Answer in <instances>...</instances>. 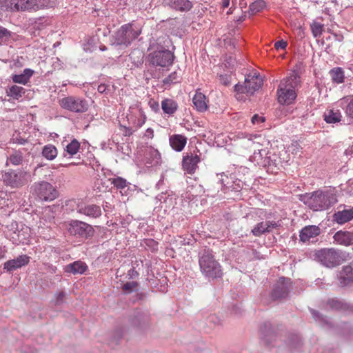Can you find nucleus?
Returning <instances> with one entry per match:
<instances>
[{"label": "nucleus", "mask_w": 353, "mask_h": 353, "mask_svg": "<svg viewBox=\"0 0 353 353\" xmlns=\"http://www.w3.org/2000/svg\"><path fill=\"white\" fill-rule=\"evenodd\" d=\"M303 201L310 209L314 211H321L334 205L337 199L336 194L331 191L319 190L312 192L310 196H305Z\"/></svg>", "instance_id": "obj_1"}, {"label": "nucleus", "mask_w": 353, "mask_h": 353, "mask_svg": "<svg viewBox=\"0 0 353 353\" xmlns=\"http://www.w3.org/2000/svg\"><path fill=\"white\" fill-rule=\"evenodd\" d=\"M199 266L202 273L208 278H220L222 274V269L220 263L214 259V255L210 251H205L199 259Z\"/></svg>", "instance_id": "obj_2"}, {"label": "nucleus", "mask_w": 353, "mask_h": 353, "mask_svg": "<svg viewBox=\"0 0 353 353\" xmlns=\"http://www.w3.org/2000/svg\"><path fill=\"white\" fill-rule=\"evenodd\" d=\"M141 34V28L131 23L124 24L115 32L114 43L127 47Z\"/></svg>", "instance_id": "obj_3"}, {"label": "nucleus", "mask_w": 353, "mask_h": 353, "mask_svg": "<svg viewBox=\"0 0 353 353\" xmlns=\"http://www.w3.org/2000/svg\"><path fill=\"white\" fill-rule=\"evenodd\" d=\"M1 9L10 12H31L41 9L37 0H0Z\"/></svg>", "instance_id": "obj_4"}, {"label": "nucleus", "mask_w": 353, "mask_h": 353, "mask_svg": "<svg viewBox=\"0 0 353 353\" xmlns=\"http://www.w3.org/2000/svg\"><path fill=\"white\" fill-rule=\"evenodd\" d=\"M63 228L70 235L88 239L94 234L93 227L83 221L78 220H70L63 223Z\"/></svg>", "instance_id": "obj_5"}, {"label": "nucleus", "mask_w": 353, "mask_h": 353, "mask_svg": "<svg viewBox=\"0 0 353 353\" xmlns=\"http://www.w3.org/2000/svg\"><path fill=\"white\" fill-rule=\"evenodd\" d=\"M296 79V76H293L281 81L277 90L278 101L279 103L289 105L295 100L296 94L292 83Z\"/></svg>", "instance_id": "obj_6"}, {"label": "nucleus", "mask_w": 353, "mask_h": 353, "mask_svg": "<svg viewBox=\"0 0 353 353\" xmlns=\"http://www.w3.org/2000/svg\"><path fill=\"white\" fill-rule=\"evenodd\" d=\"M315 259L327 268L338 266L343 261L341 253L334 248H324L316 251Z\"/></svg>", "instance_id": "obj_7"}, {"label": "nucleus", "mask_w": 353, "mask_h": 353, "mask_svg": "<svg viewBox=\"0 0 353 353\" xmlns=\"http://www.w3.org/2000/svg\"><path fill=\"white\" fill-rule=\"evenodd\" d=\"M30 175L22 170H9L2 174L3 183L12 188H19L29 181Z\"/></svg>", "instance_id": "obj_8"}, {"label": "nucleus", "mask_w": 353, "mask_h": 353, "mask_svg": "<svg viewBox=\"0 0 353 353\" xmlns=\"http://www.w3.org/2000/svg\"><path fill=\"white\" fill-rule=\"evenodd\" d=\"M262 84L263 79L256 72H254L246 76L243 85H235L234 90L237 92V94L243 93L252 94L261 88Z\"/></svg>", "instance_id": "obj_9"}, {"label": "nucleus", "mask_w": 353, "mask_h": 353, "mask_svg": "<svg viewBox=\"0 0 353 353\" xmlns=\"http://www.w3.org/2000/svg\"><path fill=\"white\" fill-rule=\"evenodd\" d=\"M148 59L150 63L154 66L166 67L172 64L174 55L168 50H158L150 53Z\"/></svg>", "instance_id": "obj_10"}, {"label": "nucleus", "mask_w": 353, "mask_h": 353, "mask_svg": "<svg viewBox=\"0 0 353 353\" xmlns=\"http://www.w3.org/2000/svg\"><path fill=\"white\" fill-rule=\"evenodd\" d=\"M199 150H194L193 152H188L183 154L181 166L182 170L189 174H193L199 168L198 164L201 161L200 154Z\"/></svg>", "instance_id": "obj_11"}, {"label": "nucleus", "mask_w": 353, "mask_h": 353, "mask_svg": "<svg viewBox=\"0 0 353 353\" xmlns=\"http://www.w3.org/2000/svg\"><path fill=\"white\" fill-rule=\"evenodd\" d=\"M59 105L62 108L74 112H85L88 110L86 101L72 96L61 99Z\"/></svg>", "instance_id": "obj_12"}, {"label": "nucleus", "mask_w": 353, "mask_h": 353, "mask_svg": "<svg viewBox=\"0 0 353 353\" xmlns=\"http://www.w3.org/2000/svg\"><path fill=\"white\" fill-rule=\"evenodd\" d=\"M34 192L41 200L52 201L57 196L55 188L48 182H42L34 185Z\"/></svg>", "instance_id": "obj_13"}, {"label": "nucleus", "mask_w": 353, "mask_h": 353, "mask_svg": "<svg viewBox=\"0 0 353 353\" xmlns=\"http://www.w3.org/2000/svg\"><path fill=\"white\" fill-rule=\"evenodd\" d=\"M291 287L290 280L284 277L280 278L274 285L270 296L272 300L285 298Z\"/></svg>", "instance_id": "obj_14"}, {"label": "nucleus", "mask_w": 353, "mask_h": 353, "mask_svg": "<svg viewBox=\"0 0 353 353\" xmlns=\"http://www.w3.org/2000/svg\"><path fill=\"white\" fill-rule=\"evenodd\" d=\"M128 120L130 123L133 125L135 130H137L145 123L146 116L140 106L134 105L130 108Z\"/></svg>", "instance_id": "obj_15"}, {"label": "nucleus", "mask_w": 353, "mask_h": 353, "mask_svg": "<svg viewBox=\"0 0 353 353\" xmlns=\"http://www.w3.org/2000/svg\"><path fill=\"white\" fill-rule=\"evenodd\" d=\"M280 226V224L276 221H262L258 223L252 230V233L255 236H260L265 232H270L274 228Z\"/></svg>", "instance_id": "obj_16"}, {"label": "nucleus", "mask_w": 353, "mask_h": 353, "mask_svg": "<svg viewBox=\"0 0 353 353\" xmlns=\"http://www.w3.org/2000/svg\"><path fill=\"white\" fill-rule=\"evenodd\" d=\"M30 262V256L23 254L17 259L9 260L3 264V268L8 272H12L18 268L28 265Z\"/></svg>", "instance_id": "obj_17"}, {"label": "nucleus", "mask_w": 353, "mask_h": 353, "mask_svg": "<svg viewBox=\"0 0 353 353\" xmlns=\"http://www.w3.org/2000/svg\"><path fill=\"white\" fill-rule=\"evenodd\" d=\"M333 238L334 241L339 245L344 246L353 245V231H338L334 234Z\"/></svg>", "instance_id": "obj_18"}, {"label": "nucleus", "mask_w": 353, "mask_h": 353, "mask_svg": "<svg viewBox=\"0 0 353 353\" xmlns=\"http://www.w3.org/2000/svg\"><path fill=\"white\" fill-rule=\"evenodd\" d=\"M320 234V228L316 225H307L303 228L299 234L300 241L302 242L310 241Z\"/></svg>", "instance_id": "obj_19"}, {"label": "nucleus", "mask_w": 353, "mask_h": 353, "mask_svg": "<svg viewBox=\"0 0 353 353\" xmlns=\"http://www.w3.org/2000/svg\"><path fill=\"white\" fill-rule=\"evenodd\" d=\"M77 212L81 214L92 218H97L101 215V208L94 204L79 205Z\"/></svg>", "instance_id": "obj_20"}, {"label": "nucleus", "mask_w": 353, "mask_h": 353, "mask_svg": "<svg viewBox=\"0 0 353 353\" xmlns=\"http://www.w3.org/2000/svg\"><path fill=\"white\" fill-rule=\"evenodd\" d=\"M170 145L173 150L181 152L187 143V137L182 134H173L169 139Z\"/></svg>", "instance_id": "obj_21"}, {"label": "nucleus", "mask_w": 353, "mask_h": 353, "mask_svg": "<svg viewBox=\"0 0 353 353\" xmlns=\"http://www.w3.org/2000/svg\"><path fill=\"white\" fill-rule=\"evenodd\" d=\"M353 219V209H345L335 212L333 215V220L339 224H344Z\"/></svg>", "instance_id": "obj_22"}, {"label": "nucleus", "mask_w": 353, "mask_h": 353, "mask_svg": "<svg viewBox=\"0 0 353 353\" xmlns=\"http://www.w3.org/2000/svg\"><path fill=\"white\" fill-rule=\"evenodd\" d=\"M145 161L147 164L159 165L161 161V154L157 149L150 147L147 149Z\"/></svg>", "instance_id": "obj_23"}, {"label": "nucleus", "mask_w": 353, "mask_h": 353, "mask_svg": "<svg viewBox=\"0 0 353 353\" xmlns=\"http://www.w3.org/2000/svg\"><path fill=\"white\" fill-rule=\"evenodd\" d=\"M64 270L65 272L74 274H83L88 270V266L84 262L77 261L67 265Z\"/></svg>", "instance_id": "obj_24"}, {"label": "nucleus", "mask_w": 353, "mask_h": 353, "mask_svg": "<svg viewBox=\"0 0 353 353\" xmlns=\"http://www.w3.org/2000/svg\"><path fill=\"white\" fill-rule=\"evenodd\" d=\"M340 283L342 285H346L353 281V268L347 265L343 268L339 274Z\"/></svg>", "instance_id": "obj_25"}, {"label": "nucleus", "mask_w": 353, "mask_h": 353, "mask_svg": "<svg viewBox=\"0 0 353 353\" xmlns=\"http://www.w3.org/2000/svg\"><path fill=\"white\" fill-rule=\"evenodd\" d=\"M192 101L198 111L204 112L207 110L206 97L203 93L196 92L192 99Z\"/></svg>", "instance_id": "obj_26"}, {"label": "nucleus", "mask_w": 353, "mask_h": 353, "mask_svg": "<svg viewBox=\"0 0 353 353\" xmlns=\"http://www.w3.org/2000/svg\"><path fill=\"white\" fill-rule=\"evenodd\" d=\"M168 5L180 11H187L191 9L192 5L189 0H168Z\"/></svg>", "instance_id": "obj_27"}, {"label": "nucleus", "mask_w": 353, "mask_h": 353, "mask_svg": "<svg viewBox=\"0 0 353 353\" xmlns=\"http://www.w3.org/2000/svg\"><path fill=\"white\" fill-rule=\"evenodd\" d=\"M33 70L26 68L22 74L12 75V81L16 83L26 85L29 82L30 77L33 75Z\"/></svg>", "instance_id": "obj_28"}, {"label": "nucleus", "mask_w": 353, "mask_h": 353, "mask_svg": "<svg viewBox=\"0 0 353 353\" xmlns=\"http://www.w3.org/2000/svg\"><path fill=\"white\" fill-rule=\"evenodd\" d=\"M161 108L165 114H173L178 108L177 103L170 99H165L161 102Z\"/></svg>", "instance_id": "obj_29"}, {"label": "nucleus", "mask_w": 353, "mask_h": 353, "mask_svg": "<svg viewBox=\"0 0 353 353\" xmlns=\"http://www.w3.org/2000/svg\"><path fill=\"white\" fill-rule=\"evenodd\" d=\"M341 119V114L339 110H327L324 114V120L328 123H335Z\"/></svg>", "instance_id": "obj_30"}, {"label": "nucleus", "mask_w": 353, "mask_h": 353, "mask_svg": "<svg viewBox=\"0 0 353 353\" xmlns=\"http://www.w3.org/2000/svg\"><path fill=\"white\" fill-rule=\"evenodd\" d=\"M57 154V149L52 144L46 145L42 149V155L48 160L52 161L54 159Z\"/></svg>", "instance_id": "obj_31"}, {"label": "nucleus", "mask_w": 353, "mask_h": 353, "mask_svg": "<svg viewBox=\"0 0 353 353\" xmlns=\"http://www.w3.org/2000/svg\"><path fill=\"white\" fill-rule=\"evenodd\" d=\"M330 74L334 83L339 84L342 83L345 79V74L343 70L340 68H334L330 71Z\"/></svg>", "instance_id": "obj_32"}, {"label": "nucleus", "mask_w": 353, "mask_h": 353, "mask_svg": "<svg viewBox=\"0 0 353 353\" xmlns=\"http://www.w3.org/2000/svg\"><path fill=\"white\" fill-rule=\"evenodd\" d=\"M25 92L26 90L23 87L14 85L7 90L6 93L8 96L17 100L25 94Z\"/></svg>", "instance_id": "obj_33"}, {"label": "nucleus", "mask_w": 353, "mask_h": 353, "mask_svg": "<svg viewBox=\"0 0 353 353\" xmlns=\"http://www.w3.org/2000/svg\"><path fill=\"white\" fill-rule=\"evenodd\" d=\"M324 26L323 24L319 23L317 21H313L310 24V29L312 33V35L314 38H319L321 37L323 31Z\"/></svg>", "instance_id": "obj_34"}, {"label": "nucleus", "mask_w": 353, "mask_h": 353, "mask_svg": "<svg viewBox=\"0 0 353 353\" xmlns=\"http://www.w3.org/2000/svg\"><path fill=\"white\" fill-rule=\"evenodd\" d=\"M80 148V143L76 140L73 139L70 143H68L65 146V151L71 157L76 154Z\"/></svg>", "instance_id": "obj_35"}, {"label": "nucleus", "mask_w": 353, "mask_h": 353, "mask_svg": "<svg viewBox=\"0 0 353 353\" xmlns=\"http://www.w3.org/2000/svg\"><path fill=\"white\" fill-rule=\"evenodd\" d=\"M265 7V2L263 0H257L251 3L249 8L252 14L261 12Z\"/></svg>", "instance_id": "obj_36"}, {"label": "nucleus", "mask_w": 353, "mask_h": 353, "mask_svg": "<svg viewBox=\"0 0 353 353\" xmlns=\"http://www.w3.org/2000/svg\"><path fill=\"white\" fill-rule=\"evenodd\" d=\"M342 100L346 103L345 114L347 116L353 118V96L345 97Z\"/></svg>", "instance_id": "obj_37"}, {"label": "nucleus", "mask_w": 353, "mask_h": 353, "mask_svg": "<svg viewBox=\"0 0 353 353\" xmlns=\"http://www.w3.org/2000/svg\"><path fill=\"white\" fill-rule=\"evenodd\" d=\"M111 184H113L117 189H123L127 186V181L120 176L109 179Z\"/></svg>", "instance_id": "obj_38"}, {"label": "nucleus", "mask_w": 353, "mask_h": 353, "mask_svg": "<svg viewBox=\"0 0 353 353\" xmlns=\"http://www.w3.org/2000/svg\"><path fill=\"white\" fill-rule=\"evenodd\" d=\"M137 286L138 283L135 281L127 282L123 285L122 290L126 293H131L137 290Z\"/></svg>", "instance_id": "obj_39"}, {"label": "nucleus", "mask_w": 353, "mask_h": 353, "mask_svg": "<svg viewBox=\"0 0 353 353\" xmlns=\"http://www.w3.org/2000/svg\"><path fill=\"white\" fill-rule=\"evenodd\" d=\"M23 160V156L19 152H15L13 154L10 155L9 158L10 162L14 165H18L21 164Z\"/></svg>", "instance_id": "obj_40"}, {"label": "nucleus", "mask_w": 353, "mask_h": 353, "mask_svg": "<svg viewBox=\"0 0 353 353\" xmlns=\"http://www.w3.org/2000/svg\"><path fill=\"white\" fill-rule=\"evenodd\" d=\"M179 75L176 72H172L168 77L163 79L164 84L175 83L178 81Z\"/></svg>", "instance_id": "obj_41"}, {"label": "nucleus", "mask_w": 353, "mask_h": 353, "mask_svg": "<svg viewBox=\"0 0 353 353\" xmlns=\"http://www.w3.org/2000/svg\"><path fill=\"white\" fill-rule=\"evenodd\" d=\"M65 298V293L63 292H59L54 296L55 305H60L63 302Z\"/></svg>", "instance_id": "obj_42"}, {"label": "nucleus", "mask_w": 353, "mask_h": 353, "mask_svg": "<svg viewBox=\"0 0 353 353\" xmlns=\"http://www.w3.org/2000/svg\"><path fill=\"white\" fill-rule=\"evenodd\" d=\"M43 214L48 216V219H45V221L47 222H49V223H50L54 218V216L53 215V212L51 210V209L49 207L46 208L44 209Z\"/></svg>", "instance_id": "obj_43"}, {"label": "nucleus", "mask_w": 353, "mask_h": 353, "mask_svg": "<svg viewBox=\"0 0 353 353\" xmlns=\"http://www.w3.org/2000/svg\"><path fill=\"white\" fill-rule=\"evenodd\" d=\"M265 117L259 116L258 114H254L251 119V121H252V124H254V125L262 123L265 122Z\"/></svg>", "instance_id": "obj_44"}, {"label": "nucleus", "mask_w": 353, "mask_h": 353, "mask_svg": "<svg viewBox=\"0 0 353 353\" xmlns=\"http://www.w3.org/2000/svg\"><path fill=\"white\" fill-rule=\"evenodd\" d=\"M288 46V43L286 41H283V40H280V41H276L275 43H274V48L276 49V50H279V49H282V50H284L285 49V48L287 47Z\"/></svg>", "instance_id": "obj_45"}, {"label": "nucleus", "mask_w": 353, "mask_h": 353, "mask_svg": "<svg viewBox=\"0 0 353 353\" xmlns=\"http://www.w3.org/2000/svg\"><path fill=\"white\" fill-rule=\"evenodd\" d=\"M10 36V32L5 28L0 26V39L8 38Z\"/></svg>", "instance_id": "obj_46"}, {"label": "nucleus", "mask_w": 353, "mask_h": 353, "mask_svg": "<svg viewBox=\"0 0 353 353\" xmlns=\"http://www.w3.org/2000/svg\"><path fill=\"white\" fill-rule=\"evenodd\" d=\"M136 54H137V63H141L143 62V54H142V52H140L139 50H137L136 52H133L130 54V59H133V56L135 55Z\"/></svg>", "instance_id": "obj_47"}, {"label": "nucleus", "mask_w": 353, "mask_h": 353, "mask_svg": "<svg viewBox=\"0 0 353 353\" xmlns=\"http://www.w3.org/2000/svg\"><path fill=\"white\" fill-rule=\"evenodd\" d=\"M219 80L220 82L225 85H228L230 84V81L228 77H227L226 75H220Z\"/></svg>", "instance_id": "obj_48"}, {"label": "nucleus", "mask_w": 353, "mask_h": 353, "mask_svg": "<svg viewBox=\"0 0 353 353\" xmlns=\"http://www.w3.org/2000/svg\"><path fill=\"white\" fill-rule=\"evenodd\" d=\"M80 164H81V163H79H79L72 162V163H68V164H59V165H58L56 167H53L52 168L53 169H58L60 167L68 168L70 165H80Z\"/></svg>", "instance_id": "obj_49"}, {"label": "nucleus", "mask_w": 353, "mask_h": 353, "mask_svg": "<svg viewBox=\"0 0 353 353\" xmlns=\"http://www.w3.org/2000/svg\"><path fill=\"white\" fill-rule=\"evenodd\" d=\"M123 128H124L123 133H124L125 136H130L136 130L135 129L132 130V128H128V127H125V126L123 127Z\"/></svg>", "instance_id": "obj_50"}, {"label": "nucleus", "mask_w": 353, "mask_h": 353, "mask_svg": "<svg viewBox=\"0 0 353 353\" xmlns=\"http://www.w3.org/2000/svg\"><path fill=\"white\" fill-rule=\"evenodd\" d=\"M144 137L148 139H152L154 137V131L151 128H148L145 132Z\"/></svg>", "instance_id": "obj_51"}, {"label": "nucleus", "mask_w": 353, "mask_h": 353, "mask_svg": "<svg viewBox=\"0 0 353 353\" xmlns=\"http://www.w3.org/2000/svg\"><path fill=\"white\" fill-rule=\"evenodd\" d=\"M106 90H107V85L105 84H103V83L100 84L97 88L98 92L100 93H104Z\"/></svg>", "instance_id": "obj_52"}, {"label": "nucleus", "mask_w": 353, "mask_h": 353, "mask_svg": "<svg viewBox=\"0 0 353 353\" xmlns=\"http://www.w3.org/2000/svg\"><path fill=\"white\" fill-rule=\"evenodd\" d=\"M6 253V250L5 248L0 245V259H3L5 257Z\"/></svg>", "instance_id": "obj_53"}, {"label": "nucleus", "mask_w": 353, "mask_h": 353, "mask_svg": "<svg viewBox=\"0 0 353 353\" xmlns=\"http://www.w3.org/2000/svg\"><path fill=\"white\" fill-rule=\"evenodd\" d=\"M150 106L155 111L159 110V103L156 101H153V103L150 102Z\"/></svg>", "instance_id": "obj_54"}, {"label": "nucleus", "mask_w": 353, "mask_h": 353, "mask_svg": "<svg viewBox=\"0 0 353 353\" xmlns=\"http://www.w3.org/2000/svg\"><path fill=\"white\" fill-rule=\"evenodd\" d=\"M230 0H222L221 5L223 8H226L230 5Z\"/></svg>", "instance_id": "obj_55"}, {"label": "nucleus", "mask_w": 353, "mask_h": 353, "mask_svg": "<svg viewBox=\"0 0 353 353\" xmlns=\"http://www.w3.org/2000/svg\"><path fill=\"white\" fill-rule=\"evenodd\" d=\"M341 303L338 301H332V307H336V309H339L341 307Z\"/></svg>", "instance_id": "obj_56"}, {"label": "nucleus", "mask_w": 353, "mask_h": 353, "mask_svg": "<svg viewBox=\"0 0 353 353\" xmlns=\"http://www.w3.org/2000/svg\"><path fill=\"white\" fill-rule=\"evenodd\" d=\"M147 245H155L157 247L158 243L155 241H154L152 239H150V240H148Z\"/></svg>", "instance_id": "obj_57"}, {"label": "nucleus", "mask_w": 353, "mask_h": 353, "mask_svg": "<svg viewBox=\"0 0 353 353\" xmlns=\"http://www.w3.org/2000/svg\"><path fill=\"white\" fill-rule=\"evenodd\" d=\"M16 143L23 145L26 143V140L24 139H17Z\"/></svg>", "instance_id": "obj_58"}, {"label": "nucleus", "mask_w": 353, "mask_h": 353, "mask_svg": "<svg viewBox=\"0 0 353 353\" xmlns=\"http://www.w3.org/2000/svg\"><path fill=\"white\" fill-rule=\"evenodd\" d=\"M343 39V36H341L340 39H339V41H341Z\"/></svg>", "instance_id": "obj_59"}]
</instances>
